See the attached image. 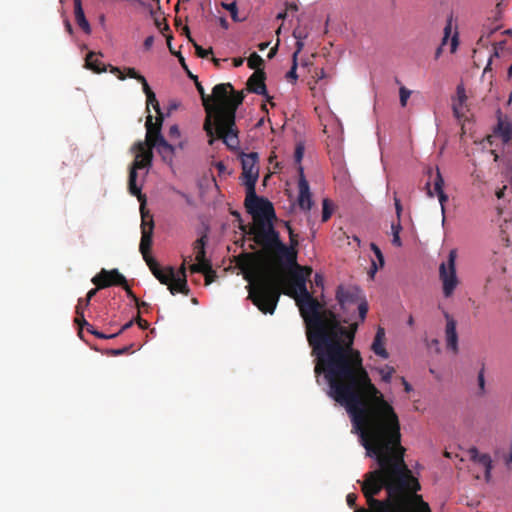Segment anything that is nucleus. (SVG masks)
I'll return each mask as SVG.
<instances>
[{
	"label": "nucleus",
	"instance_id": "obj_58",
	"mask_svg": "<svg viewBox=\"0 0 512 512\" xmlns=\"http://www.w3.org/2000/svg\"><path fill=\"white\" fill-rule=\"evenodd\" d=\"M154 43V37L153 36H148L145 40H144V47L146 49H150L152 47Z\"/></svg>",
	"mask_w": 512,
	"mask_h": 512
},
{
	"label": "nucleus",
	"instance_id": "obj_30",
	"mask_svg": "<svg viewBox=\"0 0 512 512\" xmlns=\"http://www.w3.org/2000/svg\"><path fill=\"white\" fill-rule=\"evenodd\" d=\"M82 302L79 301L76 306V317L74 319L75 324L80 328L83 329L85 326H90V323H88L84 318L83 308H82Z\"/></svg>",
	"mask_w": 512,
	"mask_h": 512
},
{
	"label": "nucleus",
	"instance_id": "obj_11",
	"mask_svg": "<svg viewBox=\"0 0 512 512\" xmlns=\"http://www.w3.org/2000/svg\"><path fill=\"white\" fill-rule=\"evenodd\" d=\"M153 229H154V222L152 219V216L148 213L145 214L142 211V224H141V240L139 245V250L143 256V259L145 262H150L151 260H155L150 255V250L152 247V238H153Z\"/></svg>",
	"mask_w": 512,
	"mask_h": 512
},
{
	"label": "nucleus",
	"instance_id": "obj_31",
	"mask_svg": "<svg viewBox=\"0 0 512 512\" xmlns=\"http://www.w3.org/2000/svg\"><path fill=\"white\" fill-rule=\"evenodd\" d=\"M264 65L263 58L257 54L256 52H253L249 58H248V67L250 69H254L255 71L258 69H262L261 67Z\"/></svg>",
	"mask_w": 512,
	"mask_h": 512
},
{
	"label": "nucleus",
	"instance_id": "obj_44",
	"mask_svg": "<svg viewBox=\"0 0 512 512\" xmlns=\"http://www.w3.org/2000/svg\"><path fill=\"white\" fill-rule=\"evenodd\" d=\"M304 155V147L302 145H297L295 149V161L297 163H300Z\"/></svg>",
	"mask_w": 512,
	"mask_h": 512
},
{
	"label": "nucleus",
	"instance_id": "obj_34",
	"mask_svg": "<svg viewBox=\"0 0 512 512\" xmlns=\"http://www.w3.org/2000/svg\"><path fill=\"white\" fill-rule=\"evenodd\" d=\"M222 7L230 12V15H231V18L233 21L241 22L243 20L238 17V8H237L236 2H232V3H224L223 2Z\"/></svg>",
	"mask_w": 512,
	"mask_h": 512
},
{
	"label": "nucleus",
	"instance_id": "obj_50",
	"mask_svg": "<svg viewBox=\"0 0 512 512\" xmlns=\"http://www.w3.org/2000/svg\"><path fill=\"white\" fill-rule=\"evenodd\" d=\"M357 495L354 493H349L346 497V501L349 507L353 508L356 505Z\"/></svg>",
	"mask_w": 512,
	"mask_h": 512
},
{
	"label": "nucleus",
	"instance_id": "obj_45",
	"mask_svg": "<svg viewBox=\"0 0 512 512\" xmlns=\"http://www.w3.org/2000/svg\"><path fill=\"white\" fill-rule=\"evenodd\" d=\"M138 81L142 84L143 92L146 96L150 95V92H153L144 76L138 78Z\"/></svg>",
	"mask_w": 512,
	"mask_h": 512
},
{
	"label": "nucleus",
	"instance_id": "obj_7",
	"mask_svg": "<svg viewBox=\"0 0 512 512\" xmlns=\"http://www.w3.org/2000/svg\"><path fill=\"white\" fill-rule=\"evenodd\" d=\"M336 300L343 313L357 306L359 317L364 321L368 312V304L360 288L352 285H339L336 290Z\"/></svg>",
	"mask_w": 512,
	"mask_h": 512
},
{
	"label": "nucleus",
	"instance_id": "obj_54",
	"mask_svg": "<svg viewBox=\"0 0 512 512\" xmlns=\"http://www.w3.org/2000/svg\"><path fill=\"white\" fill-rule=\"evenodd\" d=\"M450 33H451V20L448 22V24L444 28L443 44L446 42V40L450 36Z\"/></svg>",
	"mask_w": 512,
	"mask_h": 512
},
{
	"label": "nucleus",
	"instance_id": "obj_29",
	"mask_svg": "<svg viewBox=\"0 0 512 512\" xmlns=\"http://www.w3.org/2000/svg\"><path fill=\"white\" fill-rule=\"evenodd\" d=\"M184 32L186 33V35L188 36L189 38V41L193 43V46L195 48V52H196V55L199 57V58H206L208 57L209 54L212 53V48H209V49H204L202 46L198 45L196 42L193 41V39L190 37V32H189V28L188 26H185L183 28Z\"/></svg>",
	"mask_w": 512,
	"mask_h": 512
},
{
	"label": "nucleus",
	"instance_id": "obj_41",
	"mask_svg": "<svg viewBox=\"0 0 512 512\" xmlns=\"http://www.w3.org/2000/svg\"><path fill=\"white\" fill-rule=\"evenodd\" d=\"M155 25L162 33H164V31L169 30V25L165 19L160 20L158 18H155Z\"/></svg>",
	"mask_w": 512,
	"mask_h": 512
},
{
	"label": "nucleus",
	"instance_id": "obj_24",
	"mask_svg": "<svg viewBox=\"0 0 512 512\" xmlns=\"http://www.w3.org/2000/svg\"><path fill=\"white\" fill-rule=\"evenodd\" d=\"M495 133L502 139L503 143H508L512 139V127L508 122L500 120Z\"/></svg>",
	"mask_w": 512,
	"mask_h": 512
},
{
	"label": "nucleus",
	"instance_id": "obj_16",
	"mask_svg": "<svg viewBox=\"0 0 512 512\" xmlns=\"http://www.w3.org/2000/svg\"><path fill=\"white\" fill-rule=\"evenodd\" d=\"M196 87H197V90H198V92H199V94L201 96V100H202L203 106H204L205 111L207 113V117H206L205 122H204V130L207 133V135L210 137V139L208 141L209 144L212 145L213 142H214V127H213V123H212V120H211V118H212L211 97H210V95L205 93V90H204L203 86L198 81H196Z\"/></svg>",
	"mask_w": 512,
	"mask_h": 512
},
{
	"label": "nucleus",
	"instance_id": "obj_25",
	"mask_svg": "<svg viewBox=\"0 0 512 512\" xmlns=\"http://www.w3.org/2000/svg\"><path fill=\"white\" fill-rule=\"evenodd\" d=\"M96 56L95 52H89L86 56L85 62L86 67L95 73H101L106 71V66L98 59H94Z\"/></svg>",
	"mask_w": 512,
	"mask_h": 512
},
{
	"label": "nucleus",
	"instance_id": "obj_35",
	"mask_svg": "<svg viewBox=\"0 0 512 512\" xmlns=\"http://www.w3.org/2000/svg\"><path fill=\"white\" fill-rule=\"evenodd\" d=\"M195 273H202V274H204V276H205V284L206 285L211 284L214 281L215 277H216V272L212 269L211 263L208 264V268L207 269H204V270H201V271H196Z\"/></svg>",
	"mask_w": 512,
	"mask_h": 512
},
{
	"label": "nucleus",
	"instance_id": "obj_53",
	"mask_svg": "<svg viewBox=\"0 0 512 512\" xmlns=\"http://www.w3.org/2000/svg\"><path fill=\"white\" fill-rule=\"evenodd\" d=\"M314 284L318 287H323L324 286V279L322 277V275L320 274H315L314 276Z\"/></svg>",
	"mask_w": 512,
	"mask_h": 512
},
{
	"label": "nucleus",
	"instance_id": "obj_62",
	"mask_svg": "<svg viewBox=\"0 0 512 512\" xmlns=\"http://www.w3.org/2000/svg\"><path fill=\"white\" fill-rule=\"evenodd\" d=\"M391 229H392V233H397V235H400V231L402 229L400 222L398 221L396 224L392 223Z\"/></svg>",
	"mask_w": 512,
	"mask_h": 512
},
{
	"label": "nucleus",
	"instance_id": "obj_56",
	"mask_svg": "<svg viewBox=\"0 0 512 512\" xmlns=\"http://www.w3.org/2000/svg\"><path fill=\"white\" fill-rule=\"evenodd\" d=\"M394 202H395L396 213H397V216L399 219L400 215H401V211H402V206H401L400 200L397 197L394 198Z\"/></svg>",
	"mask_w": 512,
	"mask_h": 512
},
{
	"label": "nucleus",
	"instance_id": "obj_19",
	"mask_svg": "<svg viewBox=\"0 0 512 512\" xmlns=\"http://www.w3.org/2000/svg\"><path fill=\"white\" fill-rule=\"evenodd\" d=\"M468 454H469L470 459L473 462L478 463V464H480L481 466L484 467V469H485V480L489 481L490 478H491V471H492V468H493L492 460H491L490 455L487 454V453L481 454L476 447H471L468 450Z\"/></svg>",
	"mask_w": 512,
	"mask_h": 512
},
{
	"label": "nucleus",
	"instance_id": "obj_8",
	"mask_svg": "<svg viewBox=\"0 0 512 512\" xmlns=\"http://www.w3.org/2000/svg\"><path fill=\"white\" fill-rule=\"evenodd\" d=\"M245 207L253 216L254 223L258 221H273L276 214L272 203L262 197H258L255 188L246 191Z\"/></svg>",
	"mask_w": 512,
	"mask_h": 512
},
{
	"label": "nucleus",
	"instance_id": "obj_38",
	"mask_svg": "<svg viewBox=\"0 0 512 512\" xmlns=\"http://www.w3.org/2000/svg\"><path fill=\"white\" fill-rule=\"evenodd\" d=\"M296 70H297V61H295V62H293V61H292V67H291V69L288 71V73L286 74V78H287L288 80H290V79H292V80H294V81H295V80H297L298 75H297Z\"/></svg>",
	"mask_w": 512,
	"mask_h": 512
},
{
	"label": "nucleus",
	"instance_id": "obj_1",
	"mask_svg": "<svg viewBox=\"0 0 512 512\" xmlns=\"http://www.w3.org/2000/svg\"><path fill=\"white\" fill-rule=\"evenodd\" d=\"M292 267L291 288L287 295L294 297L306 325V335L315 357L314 372L323 375L328 395L345 407L353 426L392 407L372 380L363 365L360 352L353 347L358 324L349 323L315 298L306 283L312 268L297 263Z\"/></svg>",
	"mask_w": 512,
	"mask_h": 512
},
{
	"label": "nucleus",
	"instance_id": "obj_12",
	"mask_svg": "<svg viewBox=\"0 0 512 512\" xmlns=\"http://www.w3.org/2000/svg\"><path fill=\"white\" fill-rule=\"evenodd\" d=\"M91 281L98 288L104 289L110 286L125 284V277L117 269L106 270L103 268Z\"/></svg>",
	"mask_w": 512,
	"mask_h": 512
},
{
	"label": "nucleus",
	"instance_id": "obj_55",
	"mask_svg": "<svg viewBox=\"0 0 512 512\" xmlns=\"http://www.w3.org/2000/svg\"><path fill=\"white\" fill-rule=\"evenodd\" d=\"M136 321L139 327L143 330L149 327V323L146 320L142 319L140 316L137 317Z\"/></svg>",
	"mask_w": 512,
	"mask_h": 512
},
{
	"label": "nucleus",
	"instance_id": "obj_49",
	"mask_svg": "<svg viewBox=\"0 0 512 512\" xmlns=\"http://www.w3.org/2000/svg\"><path fill=\"white\" fill-rule=\"evenodd\" d=\"M293 37L296 40H304L307 37V34L303 30L296 28L293 31Z\"/></svg>",
	"mask_w": 512,
	"mask_h": 512
},
{
	"label": "nucleus",
	"instance_id": "obj_43",
	"mask_svg": "<svg viewBox=\"0 0 512 512\" xmlns=\"http://www.w3.org/2000/svg\"><path fill=\"white\" fill-rule=\"evenodd\" d=\"M168 135L171 139H177L180 137V130L178 125L174 124L169 128Z\"/></svg>",
	"mask_w": 512,
	"mask_h": 512
},
{
	"label": "nucleus",
	"instance_id": "obj_39",
	"mask_svg": "<svg viewBox=\"0 0 512 512\" xmlns=\"http://www.w3.org/2000/svg\"><path fill=\"white\" fill-rule=\"evenodd\" d=\"M121 287L126 291L127 296L135 303L138 302V297L134 294V292L131 290L130 286L127 284V281L125 280V284H121Z\"/></svg>",
	"mask_w": 512,
	"mask_h": 512
},
{
	"label": "nucleus",
	"instance_id": "obj_27",
	"mask_svg": "<svg viewBox=\"0 0 512 512\" xmlns=\"http://www.w3.org/2000/svg\"><path fill=\"white\" fill-rule=\"evenodd\" d=\"M371 250L374 252L376 259H377V262L372 261V266L370 268V275H371V277H373V275L377 272V270L384 266L385 262H384V256H383L380 248L376 244H374V243L371 244Z\"/></svg>",
	"mask_w": 512,
	"mask_h": 512
},
{
	"label": "nucleus",
	"instance_id": "obj_17",
	"mask_svg": "<svg viewBox=\"0 0 512 512\" xmlns=\"http://www.w3.org/2000/svg\"><path fill=\"white\" fill-rule=\"evenodd\" d=\"M151 270L152 274L159 280L161 284L167 285L169 287L175 281V271L174 268L169 266L166 268H161L156 260H151L146 263Z\"/></svg>",
	"mask_w": 512,
	"mask_h": 512
},
{
	"label": "nucleus",
	"instance_id": "obj_26",
	"mask_svg": "<svg viewBox=\"0 0 512 512\" xmlns=\"http://www.w3.org/2000/svg\"><path fill=\"white\" fill-rule=\"evenodd\" d=\"M427 194L429 197H433L434 193L443 191L444 179L440 173L439 168H436L435 176L433 179V190L430 188V182L426 183Z\"/></svg>",
	"mask_w": 512,
	"mask_h": 512
},
{
	"label": "nucleus",
	"instance_id": "obj_59",
	"mask_svg": "<svg viewBox=\"0 0 512 512\" xmlns=\"http://www.w3.org/2000/svg\"><path fill=\"white\" fill-rule=\"evenodd\" d=\"M176 56L178 57V60L182 66V68L185 70V71H188V67H187V64L185 62V58L182 56V54L180 52H178L176 54Z\"/></svg>",
	"mask_w": 512,
	"mask_h": 512
},
{
	"label": "nucleus",
	"instance_id": "obj_23",
	"mask_svg": "<svg viewBox=\"0 0 512 512\" xmlns=\"http://www.w3.org/2000/svg\"><path fill=\"white\" fill-rule=\"evenodd\" d=\"M457 101L453 103V113L456 118L460 119L464 116V104L466 102L465 90L462 86L457 87Z\"/></svg>",
	"mask_w": 512,
	"mask_h": 512
},
{
	"label": "nucleus",
	"instance_id": "obj_15",
	"mask_svg": "<svg viewBox=\"0 0 512 512\" xmlns=\"http://www.w3.org/2000/svg\"><path fill=\"white\" fill-rule=\"evenodd\" d=\"M207 242V236L202 235L199 239H197L193 244V250L195 252V260L196 263L190 266L191 272L201 271L208 268V264L211 263L210 260L206 259V251L205 246Z\"/></svg>",
	"mask_w": 512,
	"mask_h": 512
},
{
	"label": "nucleus",
	"instance_id": "obj_48",
	"mask_svg": "<svg viewBox=\"0 0 512 512\" xmlns=\"http://www.w3.org/2000/svg\"><path fill=\"white\" fill-rule=\"evenodd\" d=\"M130 348H131V346H126V347H123V348H120V349H112L110 351V355H112V356H119V355L125 354V353H127L130 350Z\"/></svg>",
	"mask_w": 512,
	"mask_h": 512
},
{
	"label": "nucleus",
	"instance_id": "obj_3",
	"mask_svg": "<svg viewBox=\"0 0 512 512\" xmlns=\"http://www.w3.org/2000/svg\"><path fill=\"white\" fill-rule=\"evenodd\" d=\"M164 118L156 117L153 122L152 115H148L145 123L146 127V140L138 141L133 145L135 151V159L130 167L128 178L129 192L137 196L138 200L145 203V196L141 193V188L136 184L137 170L148 168L152 164L153 152L152 149L156 148L162 160L168 164H172L176 149H183L184 144L180 142L178 146L170 144L161 134V128Z\"/></svg>",
	"mask_w": 512,
	"mask_h": 512
},
{
	"label": "nucleus",
	"instance_id": "obj_18",
	"mask_svg": "<svg viewBox=\"0 0 512 512\" xmlns=\"http://www.w3.org/2000/svg\"><path fill=\"white\" fill-rule=\"evenodd\" d=\"M446 319L445 337L447 348L452 350L454 353L458 352V334L456 331V321L448 313L444 312Z\"/></svg>",
	"mask_w": 512,
	"mask_h": 512
},
{
	"label": "nucleus",
	"instance_id": "obj_32",
	"mask_svg": "<svg viewBox=\"0 0 512 512\" xmlns=\"http://www.w3.org/2000/svg\"><path fill=\"white\" fill-rule=\"evenodd\" d=\"M377 371L381 376V380L385 383H389L393 374L395 373V368L390 365H385L381 368H378Z\"/></svg>",
	"mask_w": 512,
	"mask_h": 512
},
{
	"label": "nucleus",
	"instance_id": "obj_46",
	"mask_svg": "<svg viewBox=\"0 0 512 512\" xmlns=\"http://www.w3.org/2000/svg\"><path fill=\"white\" fill-rule=\"evenodd\" d=\"M126 75L130 78H134L138 81V78L143 77V75L139 74L135 68H126Z\"/></svg>",
	"mask_w": 512,
	"mask_h": 512
},
{
	"label": "nucleus",
	"instance_id": "obj_9",
	"mask_svg": "<svg viewBox=\"0 0 512 512\" xmlns=\"http://www.w3.org/2000/svg\"><path fill=\"white\" fill-rule=\"evenodd\" d=\"M456 258L457 251L455 249L450 250L447 262L441 263L439 267V278L442 281L445 297H450L459 284L456 275Z\"/></svg>",
	"mask_w": 512,
	"mask_h": 512
},
{
	"label": "nucleus",
	"instance_id": "obj_6",
	"mask_svg": "<svg viewBox=\"0 0 512 512\" xmlns=\"http://www.w3.org/2000/svg\"><path fill=\"white\" fill-rule=\"evenodd\" d=\"M249 233L253 235L254 241L265 248L273 251L280 261L284 263H295L297 251L288 248L279 238V233L275 230L272 221H258L250 228Z\"/></svg>",
	"mask_w": 512,
	"mask_h": 512
},
{
	"label": "nucleus",
	"instance_id": "obj_28",
	"mask_svg": "<svg viewBox=\"0 0 512 512\" xmlns=\"http://www.w3.org/2000/svg\"><path fill=\"white\" fill-rule=\"evenodd\" d=\"M335 209L334 203L329 198H324L322 201V222H327Z\"/></svg>",
	"mask_w": 512,
	"mask_h": 512
},
{
	"label": "nucleus",
	"instance_id": "obj_64",
	"mask_svg": "<svg viewBox=\"0 0 512 512\" xmlns=\"http://www.w3.org/2000/svg\"><path fill=\"white\" fill-rule=\"evenodd\" d=\"M135 304L138 309H141V308L148 309L150 307L149 303H147L145 301H140L139 299H138V302H135Z\"/></svg>",
	"mask_w": 512,
	"mask_h": 512
},
{
	"label": "nucleus",
	"instance_id": "obj_57",
	"mask_svg": "<svg viewBox=\"0 0 512 512\" xmlns=\"http://www.w3.org/2000/svg\"><path fill=\"white\" fill-rule=\"evenodd\" d=\"M93 335H95L97 338H100V339H108V338H114V337H116L117 335H119V333H116V334H112V335H110V336H107V335H105V334H103V333L98 332V331H96V330H95V333H94Z\"/></svg>",
	"mask_w": 512,
	"mask_h": 512
},
{
	"label": "nucleus",
	"instance_id": "obj_61",
	"mask_svg": "<svg viewBox=\"0 0 512 512\" xmlns=\"http://www.w3.org/2000/svg\"><path fill=\"white\" fill-rule=\"evenodd\" d=\"M392 244L397 247H400L402 245L400 235H397V233H393Z\"/></svg>",
	"mask_w": 512,
	"mask_h": 512
},
{
	"label": "nucleus",
	"instance_id": "obj_37",
	"mask_svg": "<svg viewBox=\"0 0 512 512\" xmlns=\"http://www.w3.org/2000/svg\"><path fill=\"white\" fill-rule=\"evenodd\" d=\"M286 227H287V230L289 233L290 244H291V246L289 248H293L294 250H296L295 247L298 245L297 235L294 233V231L289 223H286Z\"/></svg>",
	"mask_w": 512,
	"mask_h": 512
},
{
	"label": "nucleus",
	"instance_id": "obj_20",
	"mask_svg": "<svg viewBox=\"0 0 512 512\" xmlns=\"http://www.w3.org/2000/svg\"><path fill=\"white\" fill-rule=\"evenodd\" d=\"M169 291L172 295H175L177 292L182 293L184 295L189 294L190 289L187 284L185 262L181 265L179 269V275H175V281L169 285Z\"/></svg>",
	"mask_w": 512,
	"mask_h": 512
},
{
	"label": "nucleus",
	"instance_id": "obj_4",
	"mask_svg": "<svg viewBox=\"0 0 512 512\" xmlns=\"http://www.w3.org/2000/svg\"><path fill=\"white\" fill-rule=\"evenodd\" d=\"M211 102L214 135L231 150L239 147V130L236 127V111L243 103V92H236L231 83H220L213 87Z\"/></svg>",
	"mask_w": 512,
	"mask_h": 512
},
{
	"label": "nucleus",
	"instance_id": "obj_21",
	"mask_svg": "<svg viewBox=\"0 0 512 512\" xmlns=\"http://www.w3.org/2000/svg\"><path fill=\"white\" fill-rule=\"evenodd\" d=\"M371 350L379 357L387 359L389 353L385 348V330L382 327H378L374 340L371 345Z\"/></svg>",
	"mask_w": 512,
	"mask_h": 512
},
{
	"label": "nucleus",
	"instance_id": "obj_22",
	"mask_svg": "<svg viewBox=\"0 0 512 512\" xmlns=\"http://www.w3.org/2000/svg\"><path fill=\"white\" fill-rule=\"evenodd\" d=\"M74 2V16L77 25L82 29V31L86 34L91 33V26L88 20L86 19L81 0H73Z\"/></svg>",
	"mask_w": 512,
	"mask_h": 512
},
{
	"label": "nucleus",
	"instance_id": "obj_33",
	"mask_svg": "<svg viewBox=\"0 0 512 512\" xmlns=\"http://www.w3.org/2000/svg\"><path fill=\"white\" fill-rule=\"evenodd\" d=\"M146 101H147V110L149 109V106L151 105V106H153L154 110L156 111L157 117L163 118V114L161 112L159 102H158L154 92H150V95L146 96Z\"/></svg>",
	"mask_w": 512,
	"mask_h": 512
},
{
	"label": "nucleus",
	"instance_id": "obj_5",
	"mask_svg": "<svg viewBox=\"0 0 512 512\" xmlns=\"http://www.w3.org/2000/svg\"><path fill=\"white\" fill-rule=\"evenodd\" d=\"M248 299L263 313L273 314L278 304L284 278L279 270L273 268L257 269L246 273Z\"/></svg>",
	"mask_w": 512,
	"mask_h": 512
},
{
	"label": "nucleus",
	"instance_id": "obj_36",
	"mask_svg": "<svg viewBox=\"0 0 512 512\" xmlns=\"http://www.w3.org/2000/svg\"><path fill=\"white\" fill-rule=\"evenodd\" d=\"M411 91L407 89L405 86H401L399 89V97H400V105L402 107H406L407 101L411 96Z\"/></svg>",
	"mask_w": 512,
	"mask_h": 512
},
{
	"label": "nucleus",
	"instance_id": "obj_47",
	"mask_svg": "<svg viewBox=\"0 0 512 512\" xmlns=\"http://www.w3.org/2000/svg\"><path fill=\"white\" fill-rule=\"evenodd\" d=\"M99 289H100V288H98V287L96 286V288L91 289V290L87 293L86 298H85V307H88V306H89L91 299L96 295V293H97V291H98Z\"/></svg>",
	"mask_w": 512,
	"mask_h": 512
},
{
	"label": "nucleus",
	"instance_id": "obj_14",
	"mask_svg": "<svg viewBox=\"0 0 512 512\" xmlns=\"http://www.w3.org/2000/svg\"><path fill=\"white\" fill-rule=\"evenodd\" d=\"M266 74L263 69H258L247 80V89L251 93L265 96L267 101L274 105L271 100L272 98L267 93L265 84Z\"/></svg>",
	"mask_w": 512,
	"mask_h": 512
},
{
	"label": "nucleus",
	"instance_id": "obj_63",
	"mask_svg": "<svg viewBox=\"0 0 512 512\" xmlns=\"http://www.w3.org/2000/svg\"><path fill=\"white\" fill-rule=\"evenodd\" d=\"M401 381L404 386L405 392L409 393L410 391H412V386L410 385L409 382L406 381V379L404 377H401Z\"/></svg>",
	"mask_w": 512,
	"mask_h": 512
},
{
	"label": "nucleus",
	"instance_id": "obj_10",
	"mask_svg": "<svg viewBox=\"0 0 512 512\" xmlns=\"http://www.w3.org/2000/svg\"><path fill=\"white\" fill-rule=\"evenodd\" d=\"M240 160L243 184L246 186V191L252 190L255 188L259 177V155L257 152L241 153Z\"/></svg>",
	"mask_w": 512,
	"mask_h": 512
},
{
	"label": "nucleus",
	"instance_id": "obj_52",
	"mask_svg": "<svg viewBox=\"0 0 512 512\" xmlns=\"http://www.w3.org/2000/svg\"><path fill=\"white\" fill-rule=\"evenodd\" d=\"M478 385L482 392H484L485 388V379H484V370L482 369L478 374Z\"/></svg>",
	"mask_w": 512,
	"mask_h": 512
},
{
	"label": "nucleus",
	"instance_id": "obj_42",
	"mask_svg": "<svg viewBox=\"0 0 512 512\" xmlns=\"http://www.w3.org/2000/svg\"><path fill=\"white\" fill-rule=\"evenodd\" d=\"M303 47H304L303 40H296V50H295V52L293 53V56H292V61L293 62L298 60V55L302 51Z\"/></svg>",
	"mask_w": 512,
	"mask_h": 512
},
{
	"label": "nucleus",
	"instance_id": "obj_51",
	"mask_svg": "<svg viewBox=\"0 0 512 512\" xmlns=\"http://www.w3.org/2000/svg\"><path fill=\"white\" fill-rule=\"evenodd\" d=\"M110 71L111 73L115 74L119 80H125L126 75L123 74V72L118 67L111 66Z\"/></svg>",
	"mask_w": 512,
	"mask_h": 512
},
{
	"label": "nucleus",
	"instance_id": "obj_40",
	"mask_svg": "<svg viewBox=\"0 0 512 512\" xmlns=\"http://www.w3.org/2000/svg\"><path fill=\"white\" fill-rule=\"evenodd\" d=\"M435 194L438 196L439 202L441 204V210H442V213L444 214L445 203L448 201V196L445 194L444 190L441 192H436Z\"/></svg>",
	"mask_w": 512,
	"mask_h": 512
},
{
	"label": "nucleus",
	"instance_id": "obj_13",
	"mask_svg": "<svg viewBox=\"0 0 512 512\" xmlns=\"http://www.w3.org/2000/svg\"><path fill=\"white\" fill-rule=\"evenodd\" d=\"M298 190L297 204L302 211L307 212L312 208L313 200L309 183L305 178L302 167L299 168Z\"/></svg>",
	"mask_w": 512,
	"mask_h": 512
},
{
	"label": "nucleus",
	"instance_id": "obj_60",
	"mask_svg": "<svg viewBox=\"0 0 512 512\" xmlns=\"http://www.w3.org/2000/svg\"><path fill=\"white\" fill-rule=\"evenodd\" d=\"M278 46H279V39L277 40L276 45L270 49V51L268 53L269 59L273 58L276 55V53L278 51Z\"/></svg>",
	"mask_w": 512,
	"mask_h": 512
},
{
	"label": "nucleus",
	"instance_id": "obj_2",
	"mask_svg": "<svg viewBox=\"0 0 512 512\" xmlns=\"http://www.w3.org/2000/svg\"><path fill=\"white\" fill-rule=\"evenodd\" d=\"M359 434L366 455L376 460L378 468L366 473L361 490L368 509L355 512H432L417 494L421 485L404 461L401 429L393 407L353 426Z\"/></svg>",
	"mask_w": 512,
	"mask_h": 512
}]
</instances>
